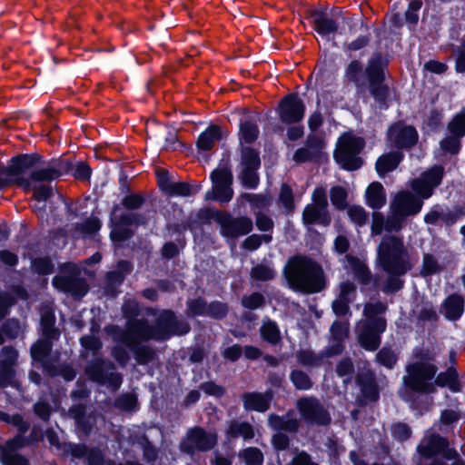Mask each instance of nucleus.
<instances>
[{"label":"nucleus","mask_w":465,"mask_h":465,"mask_svg":"<svg viewBox=\"0 0 465 465\" xmlns=\"http://www.w3.org/2000/svg\"><path fill=\"white\" fill-rule=\"evenodd\" d=\"M124 316L128 319L127 329L122 331L117 326H109L106 332L135 354L139 363H145L153 357L147 347L140 344L149 339L166 340L173 334L182 335L189 332L190 327L184 322H177L171 311L163 312L157 319L154 328H149L142 320L133 319L138 313V304L134 300H128L123 305Z\"/></svg>","instance_id":"f257e3e1"},{"label":"nucleus","mask_w":465,"mask_h":465,"mask_svg":"<svg viewBox=\"0 0 465 465\" xmlns=\"http://www.w3.org/2000/svg\"><path fill=\"white\" fill-rule=\"evenodd\" d=\"M37 158L34 155H20L12 160L11 164L0 170V190L15 183L25 192L32 191L34 199L41 206L35 204V212H42L45 202L53 193L48 182L59 177L62 172L54 165L38 168Z\"/></svg>","instance_id":"f03ea898"},{"label":"nucleus","mask_w":465,"mask_h":465,"mask_svg":"<svg viewBox=\"0 0 465 465\" xmlns=\"http://www.w3.org/2000/svg\"><path fill=\"white\" fill-rule=\"evenodd\" d=\"M444 168L435 165L427 172H424L419 178L411 182V189L418 194L416 197L409 191H401L393 197L390 210L401 216H411L419 213L423 205V200L430 198L433 190L442 181Z\"/></svg>","instance_id":"7ed1b4c3"},{"label":"nucleus","mask_w":465,"mask_h":465,"mask_svg":"<svg viewBox=\"0 0 465 465\" xmlns=\"http://www.w3.org/2000/svg\"><path fill=\"white\" fill-rule=\"evenodd\" d=\"M378 261L384 272L390 274L383 291L391 292L400 290L403 284L400 277L412 267L402 239L393 235L384 236L378 248Z\"/></svg>","instance_id":"20e7f679"},{"label":"nucleus","mask_w":465,"mask_h":465,"mask_svg":"<svg viewBox=\"0 0 465 465\" xmlns=\"http://www.w3.org/2000/svg\"><path fill=\"white\" fill-rule=\"evenodd\" d=\"M284 272L289 285L295 291L313 293L324 287L322 269L307 257L295 256L290 259Z\"/></svg>","instance_id":"39448f33"},{"label":"nucleus","mask_w":465,"mask_h":465,"mask_svg":"<svg viewBox=\"0 0 465 465\" xmlns=\"http://www.w3.org/2000/svg\"><path fill=\"white\" fill-rule=\"evenodd\" d=\"M386 305L381 302H369L365 305V319L357 324L356 332L361 347L375 351L381 343V334L386 330V321L381 316L386 312Z\"/></svg>","instance_id":"423d86ee"},{"label":"nucleus","mask_w":465,"mask_h":465,"mask_svg":"<svg viewBox=\"0 0 465 465\" xmlns=\"http://www.w3.org/2000/svg\"><path fill=\"white\" fill-rule=\"evenodd\" d=\"M363 146L364 141L362 138L351 133L344 134L338 140L334 158L343 169L357 170L362 165V160L359 157V154Z\"/></svg>","instance_id":"0eeeda50"},{"label":"nucleus","mask_w":465,"mask_h":465,"mask_svg":"<svg viewBox=\"0 0 465 465\" xmlns=\"http://www.w3.org/2000/svg\"><path fill=\"white\" fill-rule=\"evenodd\" d=\"M407 374L403 377L406 388L414 391L431 392L434 389L432 379L436 368L427 361H418L407 367Z\"/></svg>","instance_id":"6e6552de"},{"label":"nucleus","mask_w":465,"mask_h":465,"mask_svg":"<svg viewBox=\"0 0 465 465\" xmlns=\"http://www.w3.org/2000/svg\"><path fill=\"white\" fill-rule=\"evenodd\" d=\"M419 453L425 458L441 455L447 460H453L451 465H465L459 459L456 450L448 448V441L438 435L428 432L418 446ZM432 465H446L440 461H435Z\"/></svg>","instance_id":"1a4fd4ad"},{"label":"nucleus","mask_w":465,"mask_h":465,"mask_svg":"<svg viewBox=\"0 0 465 465\" xmlns=\"http://www.w3.org/2000/svg\"><path fill=\"white\" fill-rule=\"evenodd\" d=\"M212 191L205 194L206 200L215 199L220 203H228L232 199V174L227 166H219L211 173Z\"/></svg>","instance_id":"9d476101"},{"label":"nucleus","mask_w":465,"mask_h":465,"mask_svg":"<svg viewBox=\"0 0 465 465\" xmlns=\"http://www.w3.org/2000/svg\"><path fill=\"white\" fill-rule=\"evenodd\" d=\"M88 377L100 384L107 385L113 391L117 390L122 383V377L114 371V365L102 359H95L86 368Z\"/></svg>","instance_id":"9b49d317"},{"label":"nucleus","mask_w":465,"mask_h":465,"mask_svg":"<svg viewBox=\"0 0 465 465\" xmlns=\"http://www.w3.org/2000/svg\"><path fill=\"white\" fill-rule=\"evenodd\" d=\"M312 27L322 38L330 40L337 34H341V25L343 17L340 14L330 15L323 11H313L311 14Z\"/></svg>","instance_id":"f8f14e48"},{"label":"nucleus","mask_w":465,"mask_h":465,"mask_svg":"<svg viewBox=\"0 0 465 465\" xmlns=\"http://www.w3.org/2000/svg\"><path fill=\"white\" fill-rule=\"evenodd\" d=\"M261 164L259 154L250 147L242 148L240 179L243 186L255 188L259 183L257 170Z\"/></svg>","instance_id":"ddd939ff"},{"label":"nucleus","mask_w":465,"mask_h":465,"mask_svg":"<svg viewBox=\"0 0 465 465\" xmlns=\"http://www.w3.org/2000/svg\"><path fill=\"white\" fill-rule=\"evenodd\" d=\"M296 406L302 419L310 424L326 425L331 420L329 413L316 399L302 398Z\"/></svg>","instance_id":"4468645a"},{"label":"nucleus","mask_w":465,"mask_h":465,"mask_svg":"<svg viewBox=\"0 0 465 465\" xmlns=\"http://www.w3.org/2000/svg\"><path fill=\"white\" fill-rule=\"evenodd\" d=\"M216 441L215 433L206 432L201 428H193L181 443V450L187 453H193L195 450H208L216 444Z\"/></svg>","instance_id":"2eb2a0df"},{"label":"nucleus","mask_w":465,"mask_h":465,"mask_svg":"<svg viewBox=\"0 0 465 465\" xmlns=\"http://www.w3.org/2000/svg\"><path fill=\"white\" fill-rule=\"evenodd\" d=\"M366 74L370 81L371 94L378 102L384 104L388 96L389 90L384 84H382L384 74L380 57H373L370 61L366 68Z\"/></svg>","instance_id":"dca6fc26"},{"label":"nucleus","mask_w":465,"mask_h":465,"mask_svg":"<svg viewBox=\"0 0 465 465\" xmlns=\"http://www.w3.org/2000/svg\"><path fill=\"white\" fill-rule=\"evenodd\" d=\"M217 221L221 225V232L226 238L234 239L249 233L252 229V222L245 217L232 218L227 213H218Z\"/></svg>","instance_id":"f3484780"},{"label":"nucleus","mask_w":465,"mask_h":465,"mask_svg":"<svg viewBox=\"0 0 465 465\" xmlns=\"http://www.w3.org/2000/svg\"><path fill=\"white\" fill-rule=\"evenodd\" d=\"M304 115V104L295 94L284 97L280 104V118L284 124L301 121Z\"/></svg>","instance_id":"a211bd4d"},{"label":"nucleus","mask_w":465,"mask_h":465,"mask_svg":"<svg viewBox=\"0 0 465 465\" xmlns=\"http://www.w3.org/2000/svg\"><path fill=\"white\" fill-rule=\"evenodd\" d=\"M25 444L23 436L17 435L0 447V462L3 465H29L27 459L16 454V450Z\"/></svg>","instance_id":"6ab92c4d"},{"label":"nucleus","mask_w":465,"mask_h":465,"mask_svg":"<svg viewBox=\"0 0 465 465\" xmlns=\"http://www.w3.org/2000/svg\"><path fill=\"white\" fill-rule=\"evenodd\" d=\"M388 137L392 145L405 148L416 143L418 134L413 127L398 123L391 126L388 131Z\"/></svg>","instance_id":"aec40b11"},{"label":"nucleus","mask_w":465,"mask_h":465,"mask_svg":"<svg viewBox=\"0 0 465 465\" xmlns=\"http://www.w3.org/2000/svg\"><path fill=\"white\" fill-rule=\"evenodd\" d=\"M53 285L63 292L71 293L73 296L76 298H81L86 294L88 291V287L86 282L75 277L72 276H64L58 275L53 279Z\"/></svg>","instance_id":"412c9836"},{"label":"nucleus","mask_w":465,"mask_h":465,"mask_svg":"<svg viewBox=\"0 0 465 465\" xmlns=\"http://www.w3.org/2000/svg\"><path fill=\"white\" fill-rule=\"evenodd\" d=\"M51 339L39 340L31 349V355L34 361H38L47 373H55L52 371V363H49L48 357L52 350Z\"/></svg>","instance_id":"4be33fe9"},{"label":"nucleus","mask_w":465,"mask_h":465,"mask_svg":"<svg viewBox=\"0 0 465 465\" xmlns=\"http://www.w3.org/2000/svg\"><path fill=\"white\" fill-rule=\"evenodd\" d=\"M272 392L265 394L258 392H248L243 395V405L248 411H256L263 412L268 410L272 400Z\"/></svg>","instance_id":"5701e85b"},{"label":"nucleus","mask_w":465,"mask_h":465,"mask_svg":"<svg viewBox=\"0 0 465 465\" xmlns=\"http://www.w3.org/2000/svg\"><path fill=\"white\" fill-rule=\"evenodd\" d=\"M302 220L306 225L318 223L327 226L331 223V218L327 210L309 204L303 210Z\"/></svg>","instance_id":"b1692460"},{"label":"nucleus","mask_w":465,"mask_h":465,"mask_svg":"<svg viewBox=\"0 0 465 465\" xmlns=\"http://www.w3.org/2000/svg\"><path fill=\"white\" fill-rule=\"evenodd\" d=\"M343 263L345 269L351 271L360 282L363 283L369 282L371 272L362 261L351 255H346Z\"/></svg>","instance_id":"393cba45"},{"label":"nucleus","mask_w":465,"mask_h":465,"mask_svg":"<svg viewBox=\"0 0 465 465\" xmlns=\"http://www.w3.org/2000/svg\"><path fill=\"white\" fill-rule=\"evenodd\" d=\"M268 421L271 428L275 430L295 431L299 425L298 420L291 412L284 416L272 414Z\"/></svg>","instance_id":"a878e982"},{"label":"nucleus","mask_w":465,"mask_h":465,"mask_svg":"<svg viewBox=\"0 0 465 465\" xmlns=\"http://www.w3.org/2000/svg\"><path fill=\"white\" fill-rule=\"evenodd\" d=\"M464 311V300L460 295L449 296L443 304V313L449 320H458Z\"/></svg>","instance_id":"bb28decb"},{"label":"nucleus","mask_w":465,"mask_h":465,"mask_svg":"<svg viewBox=\"0 0 465 465\" xmlns=\"http://www.w3.org/2000/svg\"><path fill=\"white\" fill-rule=\"evenodd\" d=\"M366 203L372 209H381L386 203L383 186L380 183H372L366 190Z\"/></svg>","instance_id":"cd10ccee"},{"label":"nucleus","mask_w":465,"mask_h":465,"mask_svg":"<svg viewBox=\"0 0 465 465\" xmlns=\"http://www.w3.org/2000/svg\"><path fill=\"white\" fill-rule=\"evenodd\" d=\"M222 137L223 132L220 127L216 125L210 126L200 134L197 140V146L203 151L210 150Z\"/></svg>","instance_id":"c85d7f7f"},{"label":"nucleus","mask_w":465,"mask_h":465,"mask_svg":"<svg viewBox=\"0 0 465 465\" xmlns=\"http://www.w3.org/2000/svg\"><path fill=\"white\" fill-rule=\"evenodd\" d=\"M225 432L228 439L242 437L244 440H250L254 436V431L251 424L236 420L230 421Z\"/></svg>","instance_id":"c756f323"},{"label":"nucleus","mask_w":465,"mask_h":465,"mask_svg":"<svg viewBox=\"0 0 465 465\" xmlns=\"http://www.w3.org/2000/svg\"><path fill=\"white\" fill-rule=\"evenodd\" d=\"M402 158L400 153H390L381 156L376 163V170L380 176L393 171Z\"/></svg>","instance_id":"7c9ffc66"},{"label":"nucleus","mask_w":465,"mask_h":465,"mask_svg":"<svg viewBox=\"0 0 465 465\" xmlns=\"http://www.w3.org/2000/svg\"><path fill=\"white\" fill-rule=\"evenodd\" d=\"M239 135L242 145L253 143L259 135L257 124L252 120L241 121Z\"/></svg>","instance_id":"2f4dec72"},{"label":"nucleus","mask_w":465,"mask_h":465,"mask_svg":"<svg viewBox=\"0 0 465 465\" xmlns=\"http://www.w3.org/2000/svg\"><path fill=\"white\" fill-rule=\"evenodd\" d=\"M260 331L262 338L271 344H277L281 340V333L277 324L270 320L262 323Z\"/></svg>","instance_id":"473e14b6"},{"label":"nucleus","mask_w":465,"mask_h":465,"mask_svg":"<svg viewBox=\"0 0 465 465\" xmlns=\"http://www.w3.org/2000/svg\"><path fill=\"white\" fill-rule=\"evenodd\" d=\"M358 383L361 386V391L366 400L375 401L378 398V389L371 374L366 377L365 381H363L361 378H358Z\"/></svg>","instance_id":"72a5a7b5"},{"label":"nucleus","mask_w":465,"mask_h":465,"mask_svg":"<svg viewBox=\"0 0 465 465\" xmlns=\"http://www.w3.org/2000/svg\"><path fill=\"white\" fill-rule=\"evenodd\" d=\"M54 316L53 312H46L41 316V330L45 338L56 339L58 337L57 331L54 328Z\"/></svg>","instance_id":"f704fd0d"},{"label":"nucleus","mask_w":465,"mask_h":465,"mask_svg":"<svg viewBox=\"0 0 465 465\" xmlns=\"http://www.w3.org/2000/svg\"><path fill=\"white\" fill-rule=\"evenodd\" d=\"M435 382L440 386L449 387L452 391H460V385L457 381V373L453 370H449L446 372L439 374Z\"/></svg>","instance_id":"c9c22d12"},{"label":"nucleus","mask_w":465,"mask_h":465,"mask_svg":"<svg viewBox=\"0 0 465 465\" xmlns=\"http://www.w3.org/2000/svg\"><path fill=\"white\" fill-rule=\"evenodd\" d=\"M448 131L450 134L460 138L465 136V112L457 114L448 124Z\"/></svg>","instance_id":"e433bc0d"},{"label":"nucleus","mask_w":465,"mask_h":465,"mask_svg":"<svg viewBox=\"0 0 465 465\" xmlns=\"http://www.w3.org/2000/svg\"><path fill=\"white\" fill-rule=\"evenodd\" d=\"M200 190V186H190L183 182H173L168 194L173 196H189L196 193Z\"/></svg>","instance_id":"4c0bfd02"},{"label":"nucleus","mask_w":465,"mask_h":465,"mask_svg":"<svg viewBox=\"0 0 465 465\" xmlns=\"http://www.w3.org/2000/svg\"><path fill=\"white\" fill-rule=\"evenodd\" d=\"M246 465H262L263 454L257 448H247L240 454Z\"/></svg>","instance_id":"58836bf2"},{"label":"nucleus","mask_w":465,"mask_h":465,"mask_svg":"<svg viewBox=\"0 0 465 465\" xmlns=\"http://www.w3.org/2000/svg\"><path fill=\"white\" fill-rule=\"evenodd\" d=\"M350 324L348 321L334 322L331 328V333L333 340L338 342L342 341L348 337Z\"/></svg>","instance_id":"ea45409f"},{"label":"nucleus","mask_w":465,"mask_h":465,"mask_svg":"<svg viewBox=\"0 0 465 465\" xmlns=\"http://www.w3.org/2000/svg\"><path fill=\"white\" fill-rule=\"evenodd\" d=\"M345 76L349 81L353 82L356 84H361L363 78L361 64L358 61H352L350 63L346 69Z\"/></svg>","instance_id":"a19ab883"},{"label":"nucleus","mask_w":465,"mask_h":465,"mask_svg":"<svg viewBox=\"0 0 465 465\" xmlns=\"http://www.w3.org/2000/svg\"><path fill=\"white\" fill-rule=\"evenodd\" d=\"M460 139L461 138L450 134L440 142V149L451 154H456L460 149Z\"/></svg>","instance_id":"79ce46f5"},{"label":"nucleus","mask_w":465,"mask_h":465,"mask_svg":"<svg viewBox=\"0 0 465 465\" xmlns=\"http://www.w3.org/2000/svg\"><path fill=\"white\" fill-rule=\"evenodd\" d=\"M131 266L128 262L122 261L118 264V271L110 272L107 274V280L110 283H121L124 280V273L130 272Z\"/></svg>","instance_id":"37998d69"},{"label":"nucleus","mask_w":465,"mask_h":465,"mask_svg":"<svg viewBox=\"0 0 465 465\" xmlns=\"http://www.w3.org/2000/svg\"><path fill=\"white\" fill-rule=\"evenodd\" d=\"M376 359L380 364L391 369L397 361V355L391 349L383 348L377 353Z\"/></svg>","instance_id":"c03bdc74"},{"label":"nucleus","mask_w":465,"mask_h":465,"mask_svg":"<svg viewBox=\"0 0 465 465\" xmlns=\"http://www.w3.org/2000/svg\"><path fill=\"white\" fill-rule=\"evenodd\" d=\"M291 381L298 390H308L312 387V381L308 375L301 371H293L291 374Z\"/></svg>","instance_id":"a18cd8bd"},{"label":"nucleus","mask_w":465,"mask_h":465,"mask_svg":"<svg viewBox=\"0 0 465 465\" xmlns=\"http://www.w3.org/2000/svg\"><path fill=\"white\" fill-rule=\"evenodd\" d=\"M347 193L342 187L337 186L331 190V203L340 210L346 207Z\"/></svg>","instance_id":"49530a36"},{"label":"nucleus","mask_w":465,"mask_h":465,"mask_svg":"<svg viewBox=\"0 0 465 465\" xmlns=\"http://www.w3.org/2000/svg\"><path fill=\"white\" fill-rule=\"evenodd\" d=\"M355 296L356 287L352 282L345 281L340 284V292L337 297L338 299L351 303L354 300Z\"/></svg>","instance_id":"de8ad7c7"},{"label":"nucleus","mask_w":465,"mask_h":465,"mask_svg":"<svg viewBox=\"0 0 465 465\" xmlns=\"http://www.w3.org/2000/svg\"><path fill=\"white\" fill-rule=\"evenodd\" d=\"M251 275L259 281H269L274 277V271L269 265L260 264L252 268Z\"/></svg>","instance_id":"09e8293b"},{"label":"nucleus","mask_w":465,"mask_h":465,"mask_svg":"<svg viewBox=\"0 0 465 465\" xmlns=\"http://www.w3.org/2000/svg\"><path fill=\"white\" fill-rule=\"evenodd\" d=\"M348 216L351 221L359 226L363 225L368 218L365 210L361 206H351L348 209Z\"/></svg>","instance_id":"8fccbe9b"},{"label":"nucleus","mask_w":465,"mask_h":465,"mask_svg":"<svg viewBox=\"0 0 465 465\" xmlns=\"http://www.w3.org/2000/svg\"><path fill=\"white\" fill-rule=\"evenodd\" d=\"M70 412L74 418L78 429H80L84 434H87L91 430V426L84 422V408L83 406H74L70 410Z\"/></svg>","instance_id":"3c124183"},{"label":"nucleus","mask_w":465,"mask_h":465,"mask_svg":"<svg viewBox=\"0 0 465 465\" xmlns=\"http://www.w3.org/2000/svg\"><path fill=\"white\" fill-rule=\"evenodd\" d=\"M406 217L401 216L400 214L393 213L391 211V215L387 218L385 222V231L388 232H398L401 229L403 221Z\"/></svg>","instance_id":"603ef678"},{"label":"nucleus","mask_w":465,"mask_h":465,"mask_svg":"<svg viewBox=\"0 0 465 465\" xmlns=\"http://www.w3.org/2000/svg\"><path fill=\"white\" fill-rule=\"evenodd\" d=\"M5 334L11 339L18 337L23 332V327L16 320H8L4 325Z\"/></svg>","instance_id":"864d4df0"},{"label":"nucleus","mask_w":465,"mask_h":465,"mask_svg":"<svg viewBox=\"0 0 465 465\" xmlns=\"http://www.w3.org/2000/svg\"><path fill=\"white\" fill-rule=\"evenodd\" d=\"M421 7L420 1H412L410 3L408 10L405 13L406 21L411 25L419 21V11Z\"/></svg>","instance_id":"5fc2aeb1"},{"label":"nucleus","mask_w":465,"mask_h":465,"mask_svg":"<svg viewBox=\"0 0 465 465\" xmlns=\"http://www.w3.org/2000/svg\"><path fill=\"white\" fill-rule=\"evenodd\" d=\"M32 266L35 272L41 274H49L53 272V264L48 258L35 259Z\"/></svg>","instance_id":"6e6d98bb"},{"label":"nucleus","mask_w":465,"mask_h":465,"mask_svg":"<svg viewBox=\"0 0 465 465\" xmlns=\"http://www.w3.org/2000/svg\"><path fill=\"white\" fill-rule=\"evenodd\" d=\"M262 240L265 242H270L271 237L268 235L260 236L257 234H252L244 240L242 244L243 248L250 251H254L260 247Z\"/></svg>","instance_id":"4d7b16f0"},{"label":"nucleus","mask_w":465,"mask_h":465,"mask_svg":"<svg viewBox=\"0 0 465 465\" xmlns=\"http://www.w3.org/2000/svg\"><path fill=\"white\" fill-rule=\"evenodd\" d=\"M297 361L304 366H313L318 364L320 359L311 351L305 350L297 353Z\"/></svg>","instance_id":"13d9d810"},{"label":"nucleus","mask_w":465,"mask_h":465,"mask_svg":"<svg viewBox=\"0 0 465 465\" xmlns=\"http://www.w3.org/2000/svg\"><path fill=\"white\" fill-rule=\"evenodd\" d=\"M116 406L124 411H134L136 406V398L133 394H124L117 399Z\"/></svg>","instance_id":"bf43d9fd"},{"label":"nucleus","mask_w":465,"mask_h":465,"mask_svg":"<svg viewBox=\"0 0 465 465\" xmlns=\"http://www.w3.org/2000/svg\"><path fill=\"white\" fill-rule=\"evenodd\" d=\"M81 344L85 350L91 351L93 353L97 352L102 348L100 340L93 335L82 337Z\"/></svg>","instance_id":"052dcab7"},{"label":"nucleus","mask_w":465,"mask_h":465,"mask_svg":"<svg viewBox=\"0 0 465 465\" xmlns=\"http://www.w3.org/2000/svg\"><path fill=\"white\" fill-rule=\"evenodd\" d=\"M207 305L202 299H196L189 302L188 312L191 315H205L207 312Z\"/></svg>","instance_id":"680f3d73"},{"label":"nucleus","mask_w":465,"mask_h":465,"mask_svg":"<svg viewBox=\"0 0 465 465\" xmlns=\"http://www.w3.org/2000/svg\"><path fill=\"white\" fill-rule=\"evenodd\" d=\"M310 205H315L327 210L328 202L325 189L319 187L314 190L312 193V203Z\"/></svg>","instance_id":"e2e57ef3"},{"label":"nucleus","mask_w":465,"mask_h":465,"mask_svg":"<svg viewBox=\"0 0 465 465\" xmlns=\"http://www.w3.org/2000/svg\"><path fill=\"white\" fill-rule=\"evenodd\" d=\"M280 202L287 209L293 208V198L292 189L287 184H282L280 193Z\"/></svg>","instance_id":"0e129e2a"},{"label":"nucleus","mask_w":465,"mask_h":465,"mask_svg":"<svg viewBox=\"0 0 465 465\" xmlns=\"http://www.w3.org/2000/svg\"><path fill=\"white\" fill-rule=\"evenodd\" d=\"M157 181L160 189L164 192L165 193H168L173 183V180L169 175V173L165 171H158L157 172Z\"/></svg>","instance_id":"69168bd1"},{"label":"nucleus","mask_w":465,"mask_h":465,"mask_svg":"<svg viewBox=\"0 0 465 465\" xmlns=\"http://www.w3.org/2000/svg\"><path fill=\"white\" fill-rule=\"evenodd\" d=\"M242 305L248 309H257L263 303V296L260 293H252L242 299Z\"/></svg>","instance_id":"338daca9"},{"label":"nucleus","mask_w":465,"mask_h":465,"mask_svg":"<svg viewBox=\"0 0 465 465\" xmlns=\"http://www.w3.org/2000/svg\"><path fill=\"white\" fill-rule=\"evenodd\" d=\"M227 312V307L225 304L216 302L208 305L206 315H210L214 318H221Z\"/></svg>","instance_id":"774afa93"}]
</instances>
